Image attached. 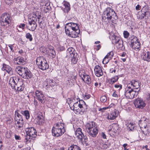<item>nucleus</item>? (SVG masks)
Listing matches in <instances>:
<instances>
[{
  "label": "nucleus",
  "instance_id": "obj_51",
  "mask_svg": "<svg viewBox=\"0 0 150 150\" xmlns=\"http://www.w3.org/2000/svg\"><path fill=\"white\" fill-rule=\"evenodd\" d=\"M71 80L74 82L76 79V75L74 74L73 76H71Z\"/></svg>",
  "mask_w": 150,
  "mask_h": 150
},
{
  "label": "nucleus",
  "instance_id": "obj_57",
  "mask_svg": "<svg viewBox=\"0 0 150 150\" xmlns=\"http://www.w3.org/2000/svg\"><path fill=\"white\" fill-rule=\"evenodd\" d=\"M106 16H107V18L108 19H111L112 18V16L110 15V13H107Z\"/></svg>",
  "mask_w": 150,
  "mask_h": 150
},
{
  "label": "nucleus",
  "instance_id": "obj_35",
  "mask_svg": "<svg viewBox=\"0 0 150 150\" xmlns=\"http://www.w3.org/2000/svg\"><path fill=\"white\" fill-rule=\"evenodd\" d=\"M45 82L47 83V84L45 85L46 86L48 85L52 86H54L55 84V82L54 81L50 79H47Z\"/></svg>",
  "mask_w": 150,
  "mask_h": 150
},
{
  "label": "nucleus",
  "instance_id": "obj_37",
  "mask_svg": "<svg viewBox=\"0 0 150 150\" xmlns=\"http://www.w3.org/2000/svg\"><path fill=\"white\" fill-rule=\"evenodd\" d=\"M20 113L23 115L25 116L27 119H29L30 117V113L28 110H21L20 111Z\"/></svg>",
  "mask_w": 150,
  "mask_h": 150
},
{
  "label": "nucleus",
  "instance_id": "obj_41",
  "mask_svg": "<svg viewBox=\"0 0 150 150\" xmlns=\"http://www.w3.org/2000/svg\"><path fill=\"white\" fill-rule=\"evenodd\" d=\"M113 129H114L113 132L115 133H117L119 129L118 125L116 123L113 124Z\"/></svg>",
  "mask_w": 150,
  "mask_h": 150
},
{
  "label": "nucleus",
  "instance_id": "obj_10",
  "mask_svg": "<svg viewBox=\"0 0 150 150\" xmlns=\"http://www.w3.org/2000/svg\"><path fill=\"white\" fill-rule=\"evenodd\" d=\"M113 44L115 45L117 49L123 50L125 49V46L123 45V41L120 38L115 35H113Z\"/></svg>",
  "mask_w": 150,
  "mask_h": 150
},
{
  "label": "nucleus",
  "instance_id": "obj_58",
  "mask_svg": "<svg viewBox=\"0 0 150 150\" xmlns=\"http://www.w3.org/2000/svg\"><path fill=\"white\" fill-rule=\"evenodd\" d=\"M120 56L122 57H127V55L126 52H123L121 54Z\"/></svg>",
  "mask_w": 150,
  "mask_h": 150
},
{
  "label": "nucleus",
  "instance_id": "obj_44",
  "mask_svg": "<svg viewBox=\"0 0 150 150\" xmlns=\"http://www.w3.org/2000/svg\"><path fill=\"white\" fill-rule=\"evenodd\" d=\"M114 87L117 91H119L122 88V86L121 84H117L115 85Z\"/></svg>",
  "mask_w": 150,
  "mask_h": 150
},
{
  "label": "nucleus",
  "instance_id": "obj_62",
  "mask_svg": "<svg viewBox=\"0 0 150 150\" xmlns=\"http://www.w3.org/2000/svg\"><path fill=\"white\" fill-rule=\"evenodd\" d=\"M15 137L16 140H20L21 139V138L20 136L16 134L15 135Z\"/></svg>",
  "mask_w": 150,
  "mask_h": 150
},
{
  "label": "nucleus",
  "instance_id": "obj_22",
  "mask_svg": "<svg viewBox=\"0 0 150 150\" xmlns=\"http://www.w3.org/2000/svg\"><path fill=\"white\" fill-rule=\"evenodd\" d=\"M3 71H6L8 74L12 75L13 74V70L9 65L5 64H3L1 69Z\"/></svg>",
  "mask_w": 150,
  "mask_h": 150
},
{
  "label": "nucleus",
  "instance_id": "obj_25",
  "mask_svg": "<svg viewBox=\"0 0 150 150\" xmlns=\"http://www.w3.org/2000/svg\"><path fill=\"white\" fill-rule=\"evenodd\" d=\"M97 144L102 149H106L108 147V145L102 139H99L97 141Z\"/></svg>",
  "mask_w": 150,
  "mask_h": 150
},
{
  "label": "nucleus",
  "instance_id": "obj_36",
  "mask_svg": "<svg viewBox=\"0 0 150 150\" xmlns=\"http://www.w3.org/2000/svg\"><path fill=\"white\" fill-rule=\"evenodd\" d=\"M51 8V6H50V4H47L44 6L40 9L43 10V11L45 13H47Z\"/></svg>",
  "mask_w": 150,
  "mask_h": 150
},
{
  "label": "nucleus",
  "instance_id": "obj_19",
  "mask_svg": "<svg viewBox=\"0 0 150 150\" xmlns=\"http://www.w3.org/2000/svg\"><path fill=\"white\" fill-rule=\"evenodd\" d=\"M95 75L97 77H100L103 75V72L101 67L99 65H96L94 68Z\"/></svg>",
  "mask_w": 150,
  "mask_h": 150
},
{
  "label": "nucleus",
  "instance_id": "obj_34",
  "mask_svg": "<svg viewBox=\"0 0 150 150\" xmlns=\"http://www.w3.org/2000/svg\"><path fill=\"white\" fill-rule=\"evenodd\" d=\"M78 55L77 54H75L73 56H72L71 59V62L72 64H76L78 60Z\"/></svg>",
  "mask_w": 150,
  "mask_h": 150
},
{
  "label": "nucleus",
  "instance_id": "obj_7",
  "mask_svg": "<svg viewBox=\"0 0 150 150\" xmlns=\"http://www.w3.org/2000/svg\"><path fill=\"white\" fill-rule=\"evenodd\" d=\"M129 83L125 88V95L128 98L132 99L136 97L138 94V91H139L136 90L132 88V86H130Z\"/></svg>",
  "mask_w": 150,
  "mask_h": 150
},
{
  "label": "nucleus",
  "instance_id": "obj_39",
  "mask_svg": "<svg viewBox=\"0 0 150 150\" xmlns=\"http://www.w3.org/2000/svg\"><path fill=\"white\" fill-rule=\"evenodd\" d=\"M112 78L108 79L106 81V83L107 86L112 88Z\"/></svg>",
  "mask_w": 150,
  "mask_h": 150
},
{
  "label": "nucleus",
  "instance_id": "obj_45",
  "mask_svg": "<svg viewBox=\"0 0 150 150\" xmlns=\"http://www.w3.org/2000/svg\"><path fill=\"white\" fill-rule=\"evenodd\" d=\"M119 114L118 111L117 110L115 109L114 112H113V119L115 118Z\"/></svg>",
  "mask_w": 150,
  "mask_h": 150
},
{
  "label": "nucleus",
  "instance_id": "obj_11",
  "mask_svg": "<svg viewBox=\"0 0 150 150\" xmlns=\"http://www.w3.org/2000/svg\"><path fill=\"white\" fill-rule=\"evenodd\" d=\"M15 122L16 126L18 129L21 130L23 126V119L21 115L18 112V110L15 112Z\"/></svg>",
  "mask_w": 150,
  "mask_h": 150
},
{
  "label": "nucleus",
  "instance_id": "obj_42",
  "mask_svg": "<svg viewBox=\"0 0 150 150\" xmlns=\"http://www.w3.org/2000/svg\"><path fill=\"white\" fill-rule=\"evenodd\" d=\"M48 1L46 0H41L40 2V8L43 7V6L47 4H49Z\"/></svg>",
  "mask_w": 150,
  "mask_h": 150
},
{
  "label": "nucleus",
  "instance_id": "obj_31",
  "mask_svg": "<svg viewBox=\"0 0 150 150\" xmlns=\"http://www.w3.org/2000/svg\"><path fill=\"white\" fill-rule=\"evenodd\" d=\"M26 69V70L25 71V73L24 74V75L23 76V78L25 79H30L32 76L31 73L27 68Z\"/></svg>",
  "mask_w": 150,
  "mask_h": 150
},
{
  "label": "nucleus",
  "instance_id": "obj_6",
  "mask_svg": "<svg viewBox=\"0 0 150 150\" xmlns=\"http://www.w3.org/2000/svg\"><path fill=\"white\" fill-rule=\"evenodd\" d=\"M40 13L38 12H36L35 15H34L33 16L32 18L28 20V23L29 25L28 27V29L32 31H34L36 28L37 25L36 23V21H39V19L40 18L41 16Z\"/></svg>",
  "mask_w": 150,
  "mask_h": 150
},
{
  "label": "nucleus",
  "instance_id": "obj_24",
  "mask_svg": "<svg viewBox=\"0 0 150 150\" xmlns=\"http://www.w3.org/2000/svg\"><path fill=\"white\" fill-rule=\"evenodd\" d=\"M142 58L144 61L150 62V52L148 51L143 52L142 55Z\"/></svg>",
  "mask_w": 150,
  "mask_h": 150
},
{
  "label": "nucleus",
  "instance_id": "obj_9",
  "mask_svg": "<svg viewBox=\"0 0 150 150\" xmlns=\"http://www.w3.org/2000/svg\"><path fill=\"white\" fill-rule=\"evenodd\" d=\"M36 63L39 68L43 71L49 68V66L46 59L42 56L38 57L36 60Z\"/></svg>",
  "mask_w": 150,
  "mask_h": 150
},
{
  "label": "nucleus",
  "instance_id": "obj_29",
  "mask_svg": "<svg viewBox=\"0 0 150 150\" xmlns=\"http://www.w3.org/2000/svg\"><path fill=\"white\" fill-rule=\"evenodd\" d=\"M35 120L39 125H41L44 122L43 117L42 115H38L35 119Z\"/></svg>",
  "mask_w": 150,
  "mask_h": 150
},
{
  "label": "nucleus",
  "instance_id": "obj_63",
  "mask_svg": "<svg viewBox=\"0 0 150 150\" xmlns=\"http://www.w3.org/2000/svg\"><path fill=\"white\" fill-rule=\"evenodd\" d=\"M101 135L102 136V137L104 139H105L106 138V136L105 134L103 133L102 132L101 134Z\"/></svg>",
  "mask_w": 150,
  "mask_h": 150
},
{
  "label": "nucleus",
  "instance_id": "obj_48",
  "mask_svg": "<svg viewBox=\"0 0 150 150\" xmlns=\"http://www.w3.org/2000/svg\"><path fill=\"white\" fill-rule=\"evenodd\" d=\"M100 100L101 102L103 103H104L107 100L106 97L105 96H102L100 98Z\"/></svg>",
  "mask_w": 150,
  "mask_h": 150
},
{
  "label": "nucleus",
  "instance_id": "obj_21",
  "mask_svg": "<svg viewBox=\"0 0 150 150\" xmlns=\"http://www.w3.org/2000/svg\"><path fill=\"white\" fill-rule=\"evenodd\" d=\"M27 68L21 67L19 66H17L16 69V71L17 72V73L22 77L24 75V74L25 73V71H26V69Z\"/></svg>",
  "mask_w": 150,
  "mask_h": 150
},
{
  "label": "nucleus",
  "instance_id": "obj_26",
  "mask_svg": "<svg viewBox=\"0 0 150 150\" xmlns=\"http://www.w3.org/2000/svg\"><path fill=\"white\" fill-rule=\"evenodd\" d=\"M75 52V50L73 48L69 47L67 51V56L68 57H72L75 54H77Z\"/></svg>",
  "mask_w": 150,
  "mask_h": 150
},
{
  "label": "nucleus",
  "instance_id": "obj_17",
  "mask_svg": "<svg viewBox=\"0 0 150 150\" xmlns=\"http://www.w3.org/2000/svg\"><path fill=\"white\" fill-rule=\"evenodd\" d=\"M27 134H29L32 138H35L37 135V132L36 130L33 127L26 128L25 130Z\"/></svg>",
  "mask_w": 150,
  "mask_h": 150
},
{
  "label": "nucleus",
  "instance_id": "obj_38",
  "mask_svg": "<svg viewBox=\"0 0 150 150\" xmlns=\"http://www.w3.org/2000/svg\"><path fill=\"white\" fill-rule=\"evenodd\" d=\"M134 127L135 125L133 123L130 122L127 127L129 131H134V130H135L134 129Z\"/></svg>",
  "mask_w": 150,
  "mask_h": 150
},
{
  "label": "nucleus",
  "instance_id": "obj_14",
  "mask_svg": "<svg viewBox=\"0 0 150 150\" xmlns=\"http://www.w3.org/2000/svg\"><path fill=\"white\" fill-rule=\"evenodd\" d=\"M142 13L139 16V18L141 20L143 19L144 17H148L150 15V11L149 8L147 6L143 7L141 10Z\"/></svg>",
  "mask_w": 150,
  "mask_h": 150
},
{
  "label": "nucleus",
  "instance_id": "obj_18",
  "mask_svg": "<svg viewBox=\"0 0 150 150\" xmlns=\"http://www.w3.org/2000/svg\"><path fill=\"white\" fill-rule=\"evenodd\" d=\"M147 122L146 120H140L139 122V125L141 129H146V132H149V127L147 126Z\"/></svg>",
  "mask_w": 150,
  "mask_h": 150
},
{
  "label": "nucleus",
  "instance_id": "obj_56",
  "mask_svg": "<svg viewBox=\"0 0 150 150\" xmlns=\"http://www.w3.org/2000/svg\"><path fill=\"white\" fill-rule=\"evenodd\" d=\"M25 26V24L24 23H21L19 25V27L23 29H24Z\"/></svg>",
  "mask_w": 150,
  "mask_h": 150
},
{
  "label": "nucleus",
  "instance_id": "obj_3",
  "mask_svg": "<svg viewBox=\"0 0 150 150\" xmlns=\"http://www.w3.org/2000/svg\"><path fill=\"white\" fill-rule=\"evenodd\" d=\"M64 126V124L61 122L54 124L52 129L53 136L58 137L62 135L65 132Z\"/></svg>",
  "mask_w": 150,
  "mask_h": 150
},
{
  "label": "nucleus",
  "instance_id": "obj_40",
  "mask_svg": "<svg viewBox=\"0 0 150 150\" xmlns=\"http://www.w3.org/2000/svg\"><path fill=\"white\" fill-rule=\"evenodd\" d=\"M68 150H81L79 146L76 145L71 146L69 147Z\"/></svg>",
  "mask_w": 150,
  "mask_h": 150
},
{
  "label": "nucleus",
  "instance_id": "obj_49",
  "mask_svg": "<svg viewBox=\"0 0 150 150\" xmlns=\"http://www.w3.org/2000/svg\"><path fill=\"white\" fill-rule=\"evenodd\" d=\"M74 82L71 80V79H69L68 80L67 84L69 86H71L73 85V83Z\"/></svg>",
  "mask_w": 150,
  "mask_h": 150
},
{
  "label": "nucleus",
  "instance_id": "obj_59",
  "mask_svg": "<svg viewBox=\"0 0 150 150\" xmlns=\"http://www.w3.org/2000/svg\"><path fill=\"white\" fill-rule=\"evenodd\" d=\"M13 0H5L6 3L9 5L11 3V1Z\"/></svg>",
  "mask_w": 150,
  "mask_h": 150
},
{
  "label": "nucleus",
  "instance_id": "obj_46",
  "mask_svg": "<svg viewBox=\"0 0 150 150\" xmlns=\"http://www.w3.org/2000/svg\"><path fill=\"white\" fill-rule=\"evenodd\" d=\"M123 34L124 38H127L129 35V33L127 31H124L123 33Z\"/></svg>",
  "mask_w": 150,
  "mask_h": 150
},
{
  "label": "nucleus",
  "instance_id": "obj_28",
  "mask_svg": "<svg viewBox=\"0 0 150 150\" xmlns=\"http://www.w3.org/2000/svg\"><path fill=\"white\" fill-rule=\"evenodd\" d=\"M48 52L52 58L55 57L56 56V52L55 50H54V47L51 46H50L48 47Z\"/></svg>",
  "mask_w": 150,
  "mask_h": 150
},
{
  "label": "nucleus",
  "instance_id": "obj_55",
  "mask_svg": "<svg viewBox=\"0 0 150 150\" xmlns=\"http://www.w3.org/2000/svg\"><path fill=\"white\" fill-rule=\"evenodd\" d=\"M113 17L114 16V17H113V18L115 20H116L118 19L117 16L116 15V14L115 12L113 10Z\"/></svg>",
  "mask_w": 150,
  "mask_h": 150
},
{
  "label": "nucleus",
  "instance_id": "obj_15",
  "mask_svg": "<svg viewBox=\"0 0 150 150\" xmlns=\"http://www.w3.org/2000/svg\"><path fill=\"white\" fill-rule=\"evenodd\" d=\"M35 94L36 98L42 103L45 102V97L42 91L37 90L35 92Z\"/></svg>",
  "mask_w": 150,
  "mask_h": 150
},
{
  "label": "nucleus",
  "instance_id": "obj_16",
  "mask_svg": "<svg viewBox=\"0 0 150 150\" xmlns=\"http://www.w3.org/2000/svg\"><path fill=\"white\" fill-rule=\"evenodd\" d=\"M134 104L136 108L141 109L143 108L146 105L142 99L140 98H137L135 100Z\"/></svg>",
  "mask_w": 150,
  "mask_h": 150
},
{
  "label": "nucleus",
  "instance_id": "obj_43",
  "mask_svg": "<svg viewBox=\"0 0 150 150\" xmlns=\"http://www.w3.org/2000/svg\"><path fill=\"white\" fill-rule=\"evenodd\" d=\"M32 138L31 136H30L29 134H27V136L25 138V142L26 143V144H27V142L28 141L30 142L31 141L30 139H32Z\"/></svg>",
  "mask_w": 150,
  "mask_h": 150
},
{
  "label": "nucleus",
  "instance_id": "obj_13",
  "mask_svg": "<svg viewBox=\"0 0 150 150\" xmlns=\"http://www.w3.org/2000/svg\"><path fill=\"white\" fill-rule=\"evenodd\" d=\"M79 75L85 83L90 86L91 83V79L90 76L84 72H81L79 73Z\"/></svg>",
  "mask_w": 150,
  "mask_h": 150
},
{
  "label": "nucleus",
  "instance_id": "obj_8",
  "mask_svg": "<svg viewBox=\"0 0 150 150\" xmlns=\"http://www.w3.org/2000/svg\"><path fill=\"white\" fill-rule=\"evenodd\" d=\"M11 16L7 13H3L0 18V22L2 26L8 27L11 25Z\"/></svg>",
  "mask_w": 150,
  "mask_h": 150
},
{
  "label": "nucleus",
  "instance_id": "obj_64",
  "mask_svg": "<svg viewBox=\"0 0 150 150\" xmlns=\"http://www.w3.org/2000/svg\"><path fill=\"white\" fill-rule=\"evenodd\" d=\"M127 146V144H125L123 145V146L124 147V150H128V149H127L126 147Z\"/></svg>",
  "mask_w": 150,
  "mask_h": 150
},
{
  "label": "nucleus",
  "instance_id": "obj_50",
  "mask_svg": "<svg viewBox=\"0 0 150 150\" xmlns=\"http://www.w3.org/2000/svg\"><path fill=\"white\" fill-rule=\"evenodd\" d=\"M91 96L88 94L86 93L83 96L85 100H87L90 98Z\"/></svg>",
  "mask_w": 150,
  "mask_h": 150
},
{
  "label": "nucleus",
  "instance_id": "obj_2",
  "mask_svg": "<svg viewBox=\"0 0 150 150\" xmlns=\"http://www.w3.org/2000/svg\"><path fill=\"white\" fill-rule=\"evenodd\" d=\"M65 29L66 34L72 38H76L80 33L78 24L72 22L67 24Z\"/></svg>",
  "mask_w": 150,
  "mask_h": 150
},
{
  "label": "nucleus",
  "instance_id": "obj_60",
  "mask_svg": "<svg viewBox=\"0 0 150 150\" xmlns=\"http://www.w3.org/2000/svg\"><path fill=\"white\" fill-rule=\"evenodd\" d=\"M140 8H141V6L139 4L137 5L136 6L135 8H136V10H137V11L139 10L140 9Z\"/></svg>",
  "mask_w": 150,
  "mask_h": 150
},
{
  "label": "nucleus",
  "instance_id": "obj_61",
  "mask_svg": "<svg viewBox=\"0 0 150 150\" xmlns=\"http://www.w3.org/2000/svg\"><path fill=\"white\" fill-rule=\"evenodd\" d=\"M107 118L108 120H112V115L111 114L110 115H109L107 116Z\"/></svg>",
  "mask_w": 150,
  "mask_h": 150
},
{
  "label": "nucleus",
  "instance_id": "obj_4",
  "mask_svg": "<svg viewBox=\"0 0 150 150\" xmlns=\"http://www.w3.org/2000/svg\"><path fill=\"white\" fill-rule=\"evenodd\" d=\"M73 110L76 111V113L83 115L85 111V108L86 105L83 100H79L73 105Z\"/></svg>",
  "mask_w": 150,
  "mask_h": 150
},
{
  "label": "nucleus",
  "instance_id": "obj_12",
  "mask_svg": "<svg viewBox=\"0 0 150 150\" xmlns=\"http://www.w3.org/2000/svg\"><path fill=\"white\" fill-rule=\"evenodd\" d=\"M75 135L83 143L87 141V137L83 134L81 128H78L76 129L75 132Z\"/></svg>",
  "mask_w": 150,
  "mask_h": 150
},
{
  "label": "nucleus",
  "instance_id": "obj_5",
  "mask_svg": "<svg viewBox=\"0 0 150 150\" xmlns=\"http://www.w3.org/2000/svg\"><path fill=\"white\" fill-rule=\"evenodd\" d=\"M85 127L86 130L91 136L93 137H96L98 130L95 123L93 122L88 123L86 124Z\"/></svg>",
  "mask_w": 150,
  "mask_h": 150
},
{
  "label": "nucleus",
  "instance_id": "obj_33",
  "mask_svg": "<svg viewBox=\"0 0 150 150\" xmlns=\"http://www.w3.org/2000/svg\"><path fill=\"white\" fill-rule=\"evenodd\" d=\"M63 4L65 6V8L64 9V11L65 13H68L70 9V5L69 3L64 1L63 2Z\"/></svg>",
  "mask_w": 150,
  "mask_h": 150
},
{
  "label": "nucleus",
  "instance_id": "obj_1",
  "mask_svg": "<svg viewBox=\"0 0 150 150\" xmlns=\"http://www.w3.org/2000/svg\"><path fill=\"white\" fill-rule=\"evenodd\" d=\"M9 84L14 89L16 94H18L24 89L23 80L18 76L11 77L9 81Z\"/></svg>",
  "mask_w": 150,
  "mask_h": 150
},
{
  "label": "nucleus",
  "instance_id": "obj_52",
  "mask_svg": "<svg viewBox=\"0 0 150 150\" xmlns=\"http://www.w3.org/2000/svg\"><path fill=\"white\" fill-rule=\"evenodd\" d=\"M58 49L59 51H62L65 50V47L64 46L60 45L58 47Z\"/></svg>",
  "mask_w": 150,
  "mask_h": 150
},
{
  "label": "nucleus",
  "instance_id": "obj_30",
  "mask_svg": "<svg viewBox=\"0 0 150 150\" xmlns=\"http://www.w3.org/2000/svg\"><path fill=\"white\" fill-rule=\"evenodd\" d=\"M140 43L139 41H138L136 42L134 44H132L131 46L132 48L133 49L136 50V51H139L140 50Z\"/></svg>",
  "mask_w": 150,
  "mask_h": 150
},
{
  "label": "nucleus",
  "instance_id": "obj_20",
  "mask_svg": "<svg viewBox=\"0 0 150 150\" xmlns=\"http://www.w3.org/2000/svg\"><path fill=\"white\" fill-rule=\"evenodd\" d=\"M14 63L17 64L24 65L26 64V61L22 57H18L14 59Z\"/></svg>",
  "mask_w": 150,
  "mask_h": 150
},
{
  "label": "nucleus",
  "instance_id": "obj_47",
  "mask_svg": "<svg viewBox=\"0 0 150 150\" xmlns=\"http://www.w3.org/2000/svg\"><path fill=\"white\" fill-rule=\"evenodd\" d=\"M25 36L27 38L29 39L30 41H31L32 40L33 38L32 37V35L29 33H27L26 34Z\"/></svg>",
  "mask_w": 150,
  "mask_h": 150
},
{
  "label": "nucleus",
  "instance_id": "obj_27",
  "mask_svg": "<svg viewBox=\"0 0 150 150\" xmlns=\"http://www.w3.org/2000/svg\"><path fill=\"white\" fill-rule=\"evenodd\" d=\"M111 52L112 51L108 53L105 57L103 61V64H107L109 60L112 59V55L111 54Z\"/></svg>",
  "mask_w": 150,
  "mask_h": 150
},
{
  "label": "nucleus",
  "instance_id": "obj_23",
  "mask_svg": "<svg viewBox=\"0 0 150 150\" xmlns=\"http://www.w3.org/2000/svg\"><path fill=\"white\" fill-rule=\"evenodd\" d=\"M141 85L140 83L137 81L135 80H132L131 82V86H132V88H134L136 90H138L139 87Z\"/></svg>",
  "mask_w": 150,
  "mask_h": 150
},
{
  "label": "nucleus",
  "instance_id": "obj_32",
  "mask_svg": "<svg viewBox=\"0 0 150 150\" xmlns=\"http://www.w3.org/2000/svg\"><path fill=\"white\" fill-rule=\"evenodd\" d=\"M128 42H130L131 43L130 46H131L132 44H134V43L138 41H139L138 39L137 38L134 36V35L131 36L128 39Z\"/></svg>",
  "mask_w": 150,
  "mask_h": 150
},
{
  "label": "nucleus",
  "instance_id": "obj_53",
  "mask_svg": "<svg viewBox=\"0 0 150 150\" xmlns=\"http://www.w3.org/2000/svg\"><path fill=\"white\" fill-rule=\"evenodd\" d=\"M3 143L2 138L0 136V150H1L2 149Z\"/></svg>",
  "mask_w": 150,
  "mask_h": 150
},
{
  "label": "nucleus",
  "instance_id": "obj_54",
  "mask_svg": "<svg viewBox=\"0 0 150 150\" xmlns=\"http://www.w3.org/2000/svg\"><path fill=\"white\" fill-rule=\"evenodd\" d=\"M118 79V77L117 76H115L113 78V83L117 81Z\"/></svg>",
  "mask_w": 150,
  "mask_h": 150
}]
</instances>
